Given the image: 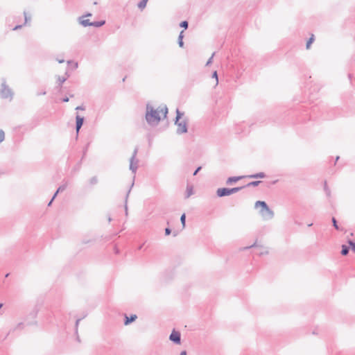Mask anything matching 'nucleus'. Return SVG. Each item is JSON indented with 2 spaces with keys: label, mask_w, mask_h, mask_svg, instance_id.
<instances>
[{
  "label": "nucleus",
  "mask_w": 355,
  "mask_h": 355,
  "mask_svg": "<svg viewBox=\"0 0 355 355\" xmlns=\"http://www.w3.org/2000/svg\"><path fill=\"white\" fill-rule=\"evenodd\" d=\"M159 113L163 114L164 118L167 116L168 108L166 105L160 106L157 109H154L150 103H147L145 119L148 124L151 126L158 125L161 121Z\"/></svg>",
  "instance_id": "nucleus-1"
},
{
  "label": "nucleus",
  "mask_w": 355,
  "mask_h": 355,
  "mask_svg": "<svg viewBox=\"0 0 355 355\" xmlns=\"http://www.w3.org/2000/svg\"><path fill=\"white\" fill-rule=\"evenodd\" d=\"M260 207L259 211V215L263 220H269L274 218V211L268 207L265 201L257 200L254 204V208Z\"/></svg>",
  "instance_id": "nucleus-2"
},
{
  "label": "nucleus",
  "mask_w": 355,
  "mask_h": 355,
  "mask_svg": "<svg viewBox=\"0 0 355 355\" xmlns=\"http://www.w3.org/2000/svg\"><path fill=\"white\" fill-rule=\"evenodd\" d=\"M184 115L183 112H181L178 109L176 110V117L175 120V125H177L176 133L178 135H182L183 133H186L188 131L187 128V120L184 119L182 121H180V119Z\"/></svg>",
  "instance_id": "nucleus-3"
},
{
  "label": "nucleus",
  "mask_w": 355,
  "mask_h": 355,
  "mask_svg": "<svg viewBox=\"0 0 355 355\" xmlns=\"http://www.w3.org/2000/svg\"><path fill=\"white\" fill-rule=\"evenodd\" d=\"M14 92L11 88L6 84L5 79H2V83L0 88V97L3 99H9L11 101L13 98Z\"/></svg>",
  "instance_id": "nucleus-4"
},
{
  "label": "nucleus",
  "mask_w": 355,
  "mask_h": 355,
  "mask_svg": "<svg viewBox=\"0 0 355 355\" xmlns=\"http://www.w3.org/2000/svg\"><path fill=\"white\" fill-rule=\"evenodd\" d=\"M243 188H245V187H238L234 188H218L216 190V195L220 198L230 196L233 193L239 192Z\"/></svg>",
  "instance_id": "nucleus-5"
},
{
  "label": "nucleus",
  "mask_w": 355,
  "mask_h": 355,
  "mask_svg": "<svg viewBox=\"0 0 355 355\" xmlns=\"http://www.w3.org/2000/svg\"><path fill=\"white\" fill-rule=\"evenodd\" d=\"M169 340L176 345H180L181 343L180 333L173 329L169 336Z\"/></svg>",
  "instance_id": "nucleus-6"
},
{
  "label": "nucleus",
  "mask_w": 355,
  "mask_h": 355,
  "mask_svg": "<svg viewBox=\"0 0 355 355\" xmlns=\"http://www.w3.org/2000/svg\"><path fill=\"white\" fill-rule=\"evenodd\" d=\"M259 248L260 249V251L259 252V255L261 256V255H264V254H268V251L263 246H261V245H258L257 242H255L254 243H253L252 245H250V246H247V247H245L243 248V250H248V249H250V248Z\"/></svg>",
  "instance_id": "nucleus-7"
},
{
  "label": "nucleus",
  "mask_w": 355,
  "mask_h": 355,
  "mask_svg": "<svg viewBox=\"0 0 355 355\" xmlns=\"http://www.w3.org/2000/svg\"><path fill=\"white\" fill-rule=\"evenodd\" d=\"M84 117L80 116L79 114H77L76 116V130L77 134L79 132L81 127L83 125L84 123Z\"/></svg>",
  "instance_id": "nucleus-8"
},
{
  "label": "nucleus",
  "mask_w": 355,
  "mask_h": 355,
  "mask_svg": "<svg viewBox=\"0 0 355 355\" xmlns=\"http://www.w3.org/2000/svg\"><path fill=\"white\" fill-rule=\"evenodd\" d=\"M138 159H134L133 157L130 158V170L132 171V173L135 174L138 168Z\"/></svg>",
  "instance_id": "nucleus-9"
},
{
  "label": "nucleus",
  "mask_w": 355,
  "mask_h": 355,
  "mask_svg": "<svg viewBox=\"0 0 355 355\" xmlns=\"http://www.w3.org/2000/svg\"><path fill=\"white\" fill-rule=\"evenodd\" d=\"M244 178H246V176H232V177H230L227 179L226 180V184L227 185H231V184H233L234 183H236V182H238L239 180Z\"/></svg>",
  "instance_id": "nucleus-10"
},
{
  "label": "nucleus",
  "mask_w": 355,
  "mask_h": 355,
  "mask_svg": "<svg viewBox=\"0 0 355 355\" xmlns=\"http://www.w3.org/2000/svg\"><path fill=\"white\" fill-rule=\"evenodd\" d=\"M137 318V316L135 314H132V315H130V317H128L126 314H125L124 324L128 325L130 323H132V322L135 321Z\"/></svg>",
  "instance_id": "nucleus-11"
},
{
  "label": "nucleus",
  "mask_w": 355,
  "mask_h": 355,
  "mask_svg": "<svg viewBox=\"0 0 355 355\" xmlns=\"http://www.w3.org/2000/svg\"><path fill=\"white\" fill-rule=\"evenodd\" d=\"M78 21L84 27L92 26V22L89 19H85L84 16L79 17Z\"/></svg>",
  "instance_id": "nucleus-12"
},
{
  "label": "nucleus",
  "mask_w": 355,
  "mask_h": 355,
  "mask_svg": "<svg viewBox=\"0 0 355 355\" xmlns=\"http://www.w3.org/2000/svg\"><path fill=\"white\" fill-rule=\"evenodd\" d=\"M266 175L263 172H259L257 173H254L252 175H247L246 178H266Z\"/></svg>",
  "instance_id": "nucleus-13"
},
{
  "label": "nucleus",
  "mask_w": 355,
  "mask_h": 355,
  "mask_svg": "<svg viewBox=\"0 0 355 355\" xmlns=\"http://www.w3.org/2000/svg\"><path fill=\"white\" fill-rule=\"evenodd\" d=\"M134 185V182L132 183L131 184V187L130 188V189L128 190L127 194H126V196H125V205H124V208H125V214L126 216H128V196H129V194L130 193V191H131V188L133 187Z\"/></svg>",
  "instance_id": "nucleus-14"
},
{
  "label": "nucleus",
  "mask_w": 355,
  "mask_h": 355,
  "mask_svg": "<svg viewBox=\"0 0 355 355\" xmlns=\"http://www.w3.org/2000/svg\"><path fill=\"white\" fill-rule=\"evenodd\" d=\"M193 194V186L191 185H187V190H186V195L185 198H189Z\"/></svg>",
  "instance_id": "nucleus-15"
},
{
  "label": "nucleus",
  "mask_w": 355,
  "mask_h": 355,
  "mask_svg": "<svg viewBox=\"0 0 355 355\" xmlns=\"http://www.w3.org/2000/svg\"><path fill=\"white\" fill-rule=\"evenodd\" d=\"M183 33H184V31H182L180 33V35L178 36V45L181 48H182L184 46V42H183L184 35H183Z\"/></svg>",
  "instance_id": "nucleus-16"
},
{
  "label": "nucleus",
  "mask_w": 355,
  "mask_h": 355,
  "mask_svg": "<svg viewBox=\"0 0 355 355\" xmlns=\"http://www.w3.org/2000/svg\"><path fill=\"white\" fill-rule=\"evenodd\" d=\"M105 24V20L98 21H93L92 22V26H94L96 28H99L103 26Z\"/></svg>",
  "instance_id": "nucleus-17"
},
{
  "label": "nucleus",
  "mask_w": 355,
  "mask_h": 355,
  "mask_svg": "<svg viewBox=\"0 0 355 355\" xmlns=\"http://www.w3.org/2000/svg\"><path fill=\"white\" fill-rule=\"evenodd\" d=\"M349 247H347L345 245H342V250H341V254L342 255H343V256L347 255L348 253H349Z\"/></svg>",
  "instance_id": "nucleus-18"
},
{
  "label": "nucleus",
  "mask_w": 355,
  "mask_h": 355,
  "mask_svg": "<svg viewBox=\"0 0 355 355\" xmlns=\"http://www.w3.org/2000/svg\"><path fill=\"white\" fill-rule=\"evenodd\" d=\"M261 182V181H260V180L252 181V182H250L248 183V184H247L246 185H245L244 187H257V186H258Z\"/></svg>",
  "instance_id": "nucleus-19"
},
{
  "label": "nucleus",
  "mask_w": 355,
  "mask_h": 355,
  "mask_svg": "<svg viewBox=\"0 0 355 355\" xmlns=\"http://www.w3.org/2000/svg\"><path fill=\"white\" fill-rule=\"evenodd\" d=\"M148 0H141L137 5L138 8L141 10H143L146 8L147 2Z\"/></svg>",
  "instance_id": "nucleus-20"
},
{
  "label": "nucleus",
  "mask_w": 355,
  "mask_h": 355,
  "mask_svg": "<svg viewBox=\"0 0 355 355\" xmlns=\"http://www.w3.org/2000/svg\"><path fill=\"white\" fill-rule=\"evenodd\" d=\"M95 241V239L92 238V239H88V238H83V240H82V243L83 244H89V243H94Z\"/></svg>",
  "instance_id": "nucleus-21"
},
{
  "label": "nucleus",
  "mask_w": 355,
  "mask_h": 355,
  "mask_svg": "<svg viewBox=\"0 0 355 355\" xmlns=\"http://www.w3.org/2000/svg\"><path fill=\"white\" fill-rule=\"evenodd\" d=\"M98 180L96 176H93L89 180V182L91 185H95L98 183Z\"/></svg>",
  "instance_id": "nucleus-22"
},
{
  "label": "nucleus",
  "mask_w": 355,
  "mask_h": 355,
  "mask_svg": "<svg viewBox=\"0 0 355 355\" xmlns=\"http://www.w3.org/2000/svg\"><path fill=\"white\" fill-rule=\"evenodd\" d=\"M67 80L65 77L58 76V87H61L62 84L64 83Z\"/></svg>",
  "instance_id": "nucleus-23"
},
{
  "label": "nucleus",
  "mask_w": 355,
  "mask_h": 355,
  "mask_svg": "<svg viewBox=\"0 0 355 355\" xmlns=\"http://www.w3.org/2000/svg\"><path fill=\"white\" fill-rule=\"evenodd\" d=\"M313 41H314V35H311V37L309 39V40L306 42V49H309L311 44L313 42Z\"/></svg>",
  "instance_id": "nucleus-24"
},
{
  "label": "nucleus",
  "mask_w": 355,
  "mask_h": 355,
  "mask_svg": "<svg viewBox=\"0 0 355 355\" xmlns=\"http://www.w3.org/2000/svg\"><path fill=\"white\" fill-rule=\"evenodd\" d=\"M180 221L182 225L183 228L185 227V223H186V215L185 214H182L180 217Z\"/></svg>",
  "instance_id": "nucleus-25"
},
{
  "label": "nucleus",
  "mask_w": 355,
  "mask_h": 355,
  "mask_svg": "<svg viewBox=\"0 0 355 355\" xmlns=\"http://www.w3.org/2000/svg\"><path fill=\"white\" fill-rule=\"evenodd\" d=\"M333 226L335 227L336 230H339V226L338 225L337 220L335 217H332L331 218Z\"/></svg>",
  "instance_id": "nucleus-26"
},
{
  "label": "nucleus",
  "mask_w": 355,
  "mask_h": 355,
  "mask_svg": "<svg viewBox=\"0 0 355 355\" xmlns=\"http://www.w3.org/2000/svg\"><path fill=\"white\" fill-rule=\"evenodd\" d=\"M180 26L184 28V29H187L189 26V23L187 21H182V22H180Z\"/></svg>",
  "instance_id": "nucleus-27"
},
{
  "label": "nucleus",
  "mask_w": 355,
  "mask_h": 355,
  "mask_svg": "<svg viewBox=\"0 0 355 355\" xmlns=\"http://www.w3.org/2000/svg\"><path fill=\"white\" fill-rule=\"evenodd\" d=\"M324 191L326 193V195L329 197L330 195H331V191L330 189L328 188L327 185V182H325L324 183Z\"/></svg>",
  "instance_id": "nucleus-28"
},
{
  "label": "nucleus",
  "mask_w": 355,
  "mask_h": 355,
  "mask_svg": "<svg viewBox=\"0 0 355 355\" xmlns=\"http://www.w3.org/2000/svg\"><path fill=\"white\" fill-rule=\"evenodd\" d=\"M67 186V184H62V185L58 187V189H57V193L64 191L66 189Z\"/></svg>",
  "instance_id": "nucleus-29"
},
{
  "label": "nucleus",
  "mask_w": 355,
  "mask_h": 355,
  "mask_svg": "<svg viewBox=\"0 0 355 355\" xmlns=\"http://www.w3.org/2000/svg\"><path fill=\"white\" fill-rule=\"evenodd\" d=\"M347 243L351 247L352 251L355 252V243L352 240H348Z\"/></svg>",
  "instance_id": "nucleus-30"
},
{
  "label": "nucleus",
  "mask_w": 355,
  "mask_h": 355,
  "mask_svg": "<svg viewBox=\"0 0 355 355\" xmlns=\"http://www.w3.org/2000/svg\"><path fill=\"white\" fill-rule=\"evenodd\" d=\"M5 139V133L3 130L0 129V144L3 142Z\"/></svg>",
  "instance_id": "nucleus-31"
},
{
  "label": "nucleus",
  "mask_w": 355,
  "mask_h": 355,
  "mask_svg": "<svg viewBox=\"0 0 355 355\" xmlns=\"http://www.w3.org/2000/svg\"><path fill=\"white\" fill-rule=\"evenodd\" d=\"M212 78L216 79V85L218 84V73L216 71H214L212 74Z\"/></svg>",
  "instance_id": "nucleus-32"
},
{
  "label": "nucleus",
  "mask_w": 355,
  "mask_h": 355,
  "mask_svg": "<svg viewBox=\"0 0 355 355\" xmlns=\"http://www.w3.org/2000/svg\"><path fill=\"white\" fill-rule=\"evenodd\" d=\"M24 19H25V24H27L31 20V17L30 16H28L26 12H24Z\"/></svg>",
  "instance_id": "nucleus-33"
},
{
  "label": "nucleus",
  "mask_w": 355,
  "mask_h": 355,
  "mask_svg": "<svg viewBox=\"0 0 355 355\" xmlns=\"http://www.w3.org/2000/svg\"><path fill=\"white\" fill-rule=\"evenodd\" d=\"M82 320V318H78L76 320V324H75V331H76V334H78V324H79V322L80 321Z\"/></svg>",
  "instance_id": "nucleus-34"
},
{
  "label": "nucleus",
  "mask_w": 355,
  "mask_h": 355,
  "mask_svg": "<svg viewBox=\"0 0 355 355\" xmlns=\"http://www.w3.org/2000/svg\"><path fill=\"white\" fill-rule=\"evenodd\" d=\"M138 149H139V148H138V147H136V148H135V150H134L133 153H132V155L131 157H134V159H137L136 158V156H137V153H138Z\"/></svg>",
  "instance_id": "nucleus-35"
},
{
  "label": "nucleus",
  "mask_w": 355,
  "mask_h": 355,
  "mask_svg": "<svg viewBox=\"0 0 355 355\" xmlns=\"http://www.w3.org/2000/svg\"><path fill=\"white\" fill-rule=\"evenodd\" d=\"M214 54H215V53H214L212 54V55L211 56V58L207 60V63H206V66H208V65H209V64L211 63V62H212V59H213V58H214Z\"/></svg>",
  "instance_id": "nucleus-36"
},
{
  "label": "nucleus",
  "mask_w": 355,
  "mask_h": 355,
  "mask_svg": "<svg viewBox=\"0 0 355 355\" xmlns=\"http://www.w3.org/2000/svg\"><path fill=\"white\" fill-rule=\"evenodd\" d=\"M202 169V167L201 166H198L196 170L195 171L193 172V175H196L198 174V173Z\"/></svg>",
  "instance_id": "nucleus-37"
},
{
  "label": "nucleus",
  "mask_w": 355,
  "mask_h": 355,
  "mask_svg": "<svg viewBox=\"0 0 355 355\" xmlns=\"http://www.w3.org/2000/svg\"><path fill=\"white\" fill-rule=\"evenodd\" d=\"M171 230L169 227H166L165 229V234L166 236H168V235L171 234Z\"/></svg>",
  "instance_id": "nucleus-38"
},
{
  "label": "nucleus",
  "mask_w": 355,
  "mask_h": 355,
  "mask_svg": "<svg viewBox=\"0 0 355 355\" xmlns=\"http://www.w3.org/2000/svg\"><path fill=\"white\" fill-rule=\"evenodd\" d=\"M21 27H22V25H17V26H15L12 28V30H13V31H17V30L20 29Z\"/></svg>",
  "instance_id": "nucleus-39"
},
{
  "label": "nucleus",
  "mask_w": 355,
  "mask_h": 355,
  "mask_svg": "<svg viewBox=\"0 0 355 355\" xmlns=\"http://www.w3.org/2000/svg\"><path fill=\"white\" fill-rule=\"evenodd\" d=\"M76 110H85V107L83 106H78L76 107Z\"/></svg>",
  "instance_id": "nucleus-40"
},
{
  "label": "nucleus",
  "mask_w": 355,
  "mask_h": 355,
  "mask_svg": "<svg viewBox=\"0 0 355 355\" xmlns=\"http://www.w3.org/2000/svg\"><path fill=\"white\" fill-rule=\"evenodd\" d=\"M69 101V98L68 97H64L62 98V101L64 103H67Z\"/></svg>",
  "instance_id": "nucleus-41"
},
{
  "label": "nucleus",
  "mask_w": 355,
  "mask_h": 355,
  "mask_svg": "<svg viewBox=\"0 0 355 355\" xmlns=\"http://www.w3.org/2000/svg\"><path fill=\"white\" fill-rule=\"evenodd\" d=\"M58 193H57V191L54 193V195L53 196L52 198H51V202H53L54 200V199L55 198V197L57 196Z\"/></svg>",
  "instance_id": "nucleus-42"
},
{
  "label": "nucleus",
  "mask_w": 355,
  "mask_h": 355,
  "mask_svg": "<svg viewBox=\"0 0 355 355\" xmlns=\"http://www.w3.org/2000/svg\"><path fill=\"white\" fill-rule=\"evenodd\" d=\"M58 193H57V191L54 193V195L53 196L52 198H51V202H53L54 200V199L55 198V197L57 196Z\"/></svg>",
  "instance_id": "nucleus-43"
},
{
  "label": "nucleus",
  "mask_w": 355,
  "mask_h": 355,
  "mask_svg": "<svg viewBox=\"0 0 355 355\" xmlns=\"http://www.w3.org/2000/svg\"><path fill=\"white\" fill-rule=\"evenodd\" d=\"M46 94V92L45 91H43V92H40V93H37V96H40V95H45Z\"/></svg>",
  "instance_id": "nucleus-44"
},
{
  "label": "nucleus",
  "mask_w": 355,
  "mask_h": 355,
  "mask_svg": "<svg viewBox=\"0 0 355 355\" xmlns=\"http://www.w3.org/2000/svg\"><path fill=\"white\" fill-rule=\"evenodd\" d=\"M180 355H187V351L183 350L180 352Z\"/></svg>",
  "instance_id": "nucleus-45"
},
{
  "label": "nucleus",
  "mask_w": 355,
  "mask_h": 355,
  "mask_svg": "<svg viewBox=\"0 0 355 355\" xmlns=\"http://www.w3.org/2000/svg\"><path fill=\"white\" fill-rule=\"evenodd\" d=\"M57 61L59 62V63H63L64 62V60L63 59H57Z\"/></svg>",
  "instance_id": "nucleus-46"
},
{
  "label": "nucleus",
  "mask_w": 355,
  "mask_h": 355,
  "mask_svg": "<svg viewBox=\"0 0 355 355\" xmlns=\"http://www.w3.org/2000/svg\"><path fill=\"white\" fill-rule=\"evenodd\" d=\"M91 16H92V13L88 12L85 15H84V17H91Z\"/></svg>",
  "instance_id": "nucleus-47"
},
{
  "label": "nucleus",
  "mask_w": 355,
  "mask_h": 355,
  "mask_svg": "<svg viewBox=\"0 0 355 355\" xmlns=\"http://www.w3.org/2000/svg\"><path fill=\"white\" fill-rule=\"evenodd\" d=\"M114 251H115V253H116V254H118L119 252V249L116 247H115Z\"/></svg>",
  "instance_id": "nucleus-48"
},
{
  "label": "nucleus",
  "mask_w": 355,
  "mask_h": 355,
  "mask_svg": "<svg viewBox=\"0 0 355 355\" xmlns=\"http://www.w3.org/2000/svg\"><path fill=\"white\" fill-rule=\"evenodd\" d=\"M78 62H76V63L74 64V68H75V69L78 68Z\"/></svg>",
  "instance_id": "nucleus-49"
},
{
  "label": "nucleus",
  "mask_w": 355,
  "mask_h": 355,
  "mask_svg": "<svg viewBox=\"0 0 355 355\" xmlns=\"http://www.w3.org/2000/svg\"><path fill=\"white\" fill-rule=\"evenodd\" d=\"M52 202H51V200L49 201V202L48 203V206H49H49H51V204H52Z\"/></svg>",
  "instance_id": "nucleus-50"
},
{
  "label": "nucleus",
  "mask_w": 355,
  "mask_h": 355,
  "mask_svg": "<svg viewBox=\"0 0 355 355\" xmlns=\"http://www.w3.org/2000/svg\"><path fill=\"white\" fill-rule=\"evenodd\" d=\"M3 303H0V309L3 307Z\"/></svg>",
  "instance_id": "nucleus-51"
},
{
  "label": "nucleus",
  "mask_w": 355,
  "mask_h": 355,
  "mask_svg": "<svg viewBox=\"0 0 355 355\" xmlns=\"http://www.w3.org/2000/svg\"><path fill=\"white\" fill-rule=\"evenodd\" d=\"M9 275H10V273H7V274H6L5 277H8Z\"/></svg>",
  "instance_id": "nucleus-52"
},
{
  "label": "nucleus",
  "mask_w": 355,
  "mask_h": 355,
  "mask_svg": "<svg viewBox=\"0 0 355 355\" xmlns=\"http://www.w3.org/2000/svg\"><path fill=\"white\" fill-rule=\"evenodd\" d=\"M339 156H337L336 158V162H337L338 159H339Z\"/></svg>",
  "instance_id": "nucleus-53"
},
{
  "label": "nucleus",
  "mask_w": 355,
  "mask_h": 355,
  "mask_svg": "<svg viewBox=\"0 0 355 355\" xmlns=\"http://www.w3.org/2000/svg\"><path fill=\"white\" fill-rule=\"evenodd\" d=\"M112 220V218L110 217L108 218V221L110 222Z\"/></svg>",
  "instance_id": "nucleus-54"
},
{
  "label": "nucleus",
  "mask_w": 355,
  "mask_h": 355,
  "mask_svg": "<svg viewBox=\"0 0 355 355\" xmlns=\"http://www.w3.org/2000/svg\"><path fill=\"white\" fill-rule=\"evenodd\" d=\"M142 247H143V245H141L139 247V250H140V249H141V248H142Z\"/></svg>",
  "instance_id": "nucleus-55"
},
{
  "label": "nucleus",
  "mask_w": 355,
  "mask_h": 355,
  "mask_svg": "<svg viewBox=\"0 0 355 355\" xmlns=\"http://www.w3.org/2000/svg\"><path fill=\"white\" fill-rule=\"evenodd\" d=\"M77 340H78V341H80V339H79V336H77Z\"/></svg>",
  "instance_id": "nucleus-56"
},
{
  "label": "nucleus",
  "mask_w": 355,
  "mask_h": 355,
  "mask_svg": "<svg viewBox=\"0 0 355 355\" xmlns=\"http://www.w3.org/2000/svg\"><path fill=\"white\" fill-rule=\"evenodd\" d=\"M312 225H313V223H310V224H309V225H308V226H309V227H311V226H312Z\"/></svg>",
  "instance_id": "nucleus-57"
},
{
  "label": "nucleus",
  "mask_w": 355,
  "mask_h": 355,
  "mask_svg": "<svg viewBox=\"0 0 355 355\" xmlns=\"http://www.w3.org/2000/svg\"><path fill=\"white\" fill-rule=\"evenodd\" d=\"M71 62V60L67 61V63H68V64H70Z\"/></svg>",
  "instance_id": "nucleus-58"
}]
</instances>
